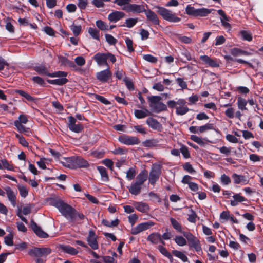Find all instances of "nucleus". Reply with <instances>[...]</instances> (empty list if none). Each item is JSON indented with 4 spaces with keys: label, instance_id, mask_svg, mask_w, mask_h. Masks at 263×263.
Returning a JSON list of instances; mask_svg holds the SVG:
<instances>
[{
    "label": "nucleus",
    "instance_id": "nucleus-30",
    "mask_svg": "<svg viewBox=\"0 0 263 263\" xmlns=\"http://www.w3.org/2000/svg\"><path fill=\"white\" fill-rule=\"evenodd\" d=\"M161 236L160 234L154 233L149 235L147 237V240L152 243L157 244L161 241Z\"/></svg>",
    "mask_w": 263,
    "mask_h": 263
},
{
    "label": "nucleus",
    "instance_id": "nucleus-47",
    "mask_svg": "<svg viewBox=\"0 0 263 263\" xmlns=\"http://www.w3.org/2000/svg\"><path fill=\"white\" fill-rule=\"evenodd\" d=\"M159 251L165 256L167 257L171 261H172L173 257L170 253L163 247L161 246H158Z\"/></svg>",
    "mask_w": 263,
    "mask_h": 263
},
{
    "label": "nucleus",
    "instance_id": "nucleus-18",
    "mask_svg": "<svg viewBox=\"0 0 263 263\" xmlns=\"http://www.w3.org/2000/svg\"><path fill=\"white\" fill-rule=\"evenodd\" d=\"M133 205L137 210L142 213H147L149 210V205L145 202L135 201Z\"/></svg>",
    "mask_w": 263,
    "mask_h": 263
},
{
    "label": "nucleus",
    "instance_id": "nucleus-40",
    "mask_svg": "<svg viewBox=\"0 0 263 263\" xmlns=\"http://www.w3.org/2000/svg\"><path fill=\"white\" fill-rule=\"evenodd\" d=\"M224 58L226 60L228 61H236L239 63H245L248 64L250 66H252V64L247 61H246L241 59H234L231 55H225L224 56Z\"/></svg>",
    "mask_w": 263,
    "mask_h": 263
},
{
    "label": "nucleus",
    "instance_id": "nucleus-19",
    "mask_svg": "<svg viewBox=\"0 0 263 263\" xmlns=\"http://www.w3.org/2000/svg\"><path fill=\"white\" fill-rule=\"evenodd\" d=\"M87 241L89 245L93 249H97L98 245L96 240V235L93 231H90L89 232L88 236L87 237Z\"/></svg>",
    "mask_w": 263,
    "mask_h": 263
},
{
    "label": "nucleus",
    "instance_id": "nucleus-46",
    "mask_svg": "<svg viewBox=\"0 0 263 263\" xmlns=\"http://www.w3.org/2000/svg\"><path fill=\"white\" fill-rule=\"evenodd\" d=\"M97 27L100 30L105 31L108 30V26L101 20H97L96 22Z\"/></svg>",
    "mask_w": 263,
    "mask_h": 263
},
{
    "label": "nucleus",
    "instance_id": "nucleus-61",
    "mask_svg": "<svg viewBox=\"0 0 263 263\" xmlns=\"http://www.w3.org/2000/svg\"><path fill=\"white\" fill-rule=\"evenodd\" d=\"M213 129V125L212 124H206L199 127V132L201 133H203L208 130Z\"/></svg>",
    "mask_w": 263,
    "mask_h": 263
},
{
    "label": "nucleus",
    "instance_id": "nucleus-43",
    "mask_svg": "<svg viewBox=\"0 0 263 263\" xmlns=\"http://www.w3.org/2000/svg\"><path fill=\"white\" fill-rule=\"evenodd\" d=\"M171 223L173 226V227L178 232H179L182 233V227L181 224L174 218H170Z\"/></svg>",
    "mask_w": 263,
    "mask_h": 263
},
{
    "label": "nucleus",
    "instance_id": "nucleus-42",
    "mask_svg": "<svg viewBox=\"0 0 263 263\" xmlns=\"http://www.w3.org/2000/svg\"><path fill=\"white\" fill-rule=\"evenodd\" d=\"M173 254L177 257L180 258L183 262H186L188 260L187 257L181 251L174 250L173 251Z\"/></svg>",
    "mask_w": 263,
    "mask_h": 263
},
{
    "label": "nucleus",
    "instance_id": "nucleus-48",
    "mask_svg": "<svg viewBox=\"0 0 263 263\" xmlns=\"http://www.w3.org/2000/svg\"><path fill=\"white\" fill-rule=\"evenodd\" d=\"M67 72L64 71H57L48 74V76L51 78L58 77L59 78H65L67 76Z\"/></svg>",
    "mask_w": 263,
    "mask_h": 263
},
{
    "label": "nucleus",
    "instance_id": "nucleus-33",
    "mask_svg": "<svg viewBox=\"0 0 263 263\" xmlns=\"http://www.w3.org/2000/svg\"><path fill=\"white\" fill-rule=\"evenodd\" d=\"M97 170L101 175L102 180L107 182L109 178L105 168L100 166L97 167Z\"/></svg>",
    "mask_w": 263,
    "mask_h": 263
},
{
    "label": "nucleus",
    "instance_id": "nucleus-17",
    "mask_svg": "<svg viewBox=\"0 0 263 263\" xmlns=\"http://www.w3.org/2000/svg\"><path fill=\"white\" fill-rule=\"evenodd\" d=\"M200 59L204 64H207L209 66L212 67H218L219 66V64L217 61L211 58L208 55H201L200 56Z\"/></svg>",
    "mask_w": 263,
    "mask_h": 263
},
{
    "label": "nucleus",
    "instance_id": "nucleus-11",
    "mask_svg": "<svg viewBox=\"0 0 263 263\" xmlns=\"http://www.w3.org/2000/svg\"><path fill=\"white\" fill-rule=\"evenodd\" d=\"M4 190L7 195V198L9 201L13 206H15L16 205V194L17 192L12 190V189L9 187L6 186L4 188Z\"/></svg>",
    "mask_w": 263,
    "mask_h": 263
},
{
    "label": "nucleus",
    "instance_id": "nucleus-37",
    "mask_svg": "<svg viewBox=\"0 0 263 263\" xmlns=\"http://www.w3.org/2000/svg\"><path fill=\"white\" fill-rule=\"evenodd\" d=\"M247 103L248 102L245 99L238 98L237 102L238 108L242 111L247 110L246 105Z\"/></svg>",
    "mask_w": 263,
    "mask_h": 263
},
{
    "label": "nucleus",
    "instance_id": "nucleus-29",
    "mask_svg": "<svg viewBox=\"0 0 263 263\" xmlns=\"http://www.w3.org/2000/svg\"><path fill=\"white\" fill-rule=\"evenodd\" d=\"M74 157V163L76 168L77 167H85L88 165L87 162L80 157Z\"/></svg>",
    "mask_w": 263,
    "mask_h": 263
},
{
    "label": "nucleus",
    "instance_id": "nucleus-36",
    "mask_svg": "<svg viewBox=\"0 0 263 263\" xmlns=\"http://www.w3.org/2000/svg\"><path fill=\"white\" fill-rule=\"evenodd\" d=\"M182 234H183V236L187 239L191 245L198 240V239L190 232H183Z\"/></svg>",
    "mask_w": 263,
    "mask_h": 263
},
{
    "label": "nucleus",
    "instance_id": "nucleus-50",
    "mask_svg": "<svg viewBox=\"0 0 263 263\" xmlns=\"http://www.w3.org/2000/svg\"><path fill=\"white\" fill-rule=\"evenodd\" d=\"M240 34L241 36V37L246 41H251L252 39V36L251 33L245 30H242L240 32Z\"/></svg>",
    "mask_w": 263,
    "mask_h": 263
},
{
    "label": "nucleus",
    "instance_id": "nucleus-24",
    "mask_svg": "<svg viewBox=\"0 0 263 263\" xmlns=\"http://www.w3.org/2000/svg\"><path fill=\"white\" fill-rule=\"evenodd\" d=\"M134 115L136 118L141 119L151 116L152 113L147 109H136L134 111Z\"/></svg>",
    "mask_w": 263,
    "mask_h": 263
},
{
    "label": "nucleus",
    "instance_id": "nucleus-28",
    "mask_svg": "<svg viewBox=\"0 0 263 263\" xmlns=\"http://www.w3.org/2000/svg\"><path fill=\"white\" fill-rule=\"evenodd\" d=\"M214 10L213 9H207L205 8H201L197 9L196 16V17H204L207 16L211 13L212 11Z\"/></svg>",
    "mask_w": 263,
    "mask_h": 263
},
{
    "label": "nucleus",
    "instance_id": "nucleus-62",
    "mask_svg": "<svg viewBox=\"0 0 263 263\" xmlns=\"http://www.w3.org/2000/svg\"><path fill=\"white\" fill-rule=\"evenodd\" d=\"M106 41L110 45H115L117 42V40L111 35L106 34L105 35Z\"/></svg>",
    "mask_w": 263,
    "mask_h": 263
},
{
    "label": "nucleus",
    "instance_id": "nucleus-25",
    "mask_svg": "<svg viewBox=\"0 0 263 263\" xmlns=\"http://www.w3.org/2000/svg\"><path fill=\"white\" fill-rule=\"evenodd\" d=\"M230 53L234 57H238L241 55H250L251 54V53L243 50L239 48H233L230 50Z\"/></svg>",
    "mask_w": 263,
    "mask_h": 263
},
{
    "label": "nucleus",
    "instance_id": "nucleus-64",
    "mask_svg": "<svg viewBox=\"0 0 263 263\" xmlns=\"http://www.w3.org/2000/svg\"><path fill=\"white\" fill-rule=\"evenodd\" d=\"M180 152L185 158H189L190 157V154L186 146L182 145L180 148Z\"/></svg>",
    "mask_w": 263,
    "mask_h": 263
},
{
    "label": "nucleus",
    "instance_id": "nucleus-44",
    "mask_svg": "<svg viewBox=\"0 0 263 263\" xmlns=\"http://www.w3.org/2000/svg\"><path fill=\"white\" fill-rule=\"evenodd\" d=\"M17 188L21 197L25 198L28 195V190L26 187L23 185H18Z\"/></svg>",
    "mask_w": 263,
    "mask_h": 263
},
{
    "label": "nucleus",
    "instance_id": "nucleus-4",
    "mask_svg": "<svg viewBox=\"0 0 263 263\" xmlns=\"http://www.w3.org/2000/svg\"><path fill=\"white\" fill-rule=\"evenodd\" d=\"M155 223L150 220L141 223L131 229V233L133 235H137L142 231L148 230Z\"/></svg>",
    "mask_w": 263,
    "mask_h": 263
},
{
    "label": "nucleus",
    "instance_id": "nucleus-2",
    "mask_svg": "<svg viewBox=\"0 0 263 263\" xmlns=\"http://www.w3.org/2000/svg\"><path fill=\"white\" fill-rule=\"evenodd\" d=\"M156 8L157 9V12L164 20L171 23H178L180 21L181 18L171 10L160 6H157Z\"/></svg>",
    "mask_w": 263,
    "mask_h": 263
},
{
    "label": "nucleus",
    "instance_id": "nucleus-1",
    "mask_svg": "<svg viewBox=\"0 0 263 263\" xmlns=\"http://www.w3.org/2000/svg\"><path fill=\"white\" fill-rule=\"evenodd\" d=\"M51 204L57 208L62 215L67 219L69 220L70 218L73 217L74 209L61 200L59 199H52L51 201Z\"/></svg>",
    "mask_w": 263,
    "mask_h": 263
},
{
    "label": "nucleus",
    "instance_id": "nucleus-31",
    "mask_svg": "<svg viewBox=\"0 0 263 263\" xmlns=\"http://www.w3.org/2000/svg\"><path fill=\"white\" fill-rule=\"evenodd\" d=\"M189 110V109L187 106L185 105V104L178 105V106L176 107V113L180 116L185 115Z\"/></svg>",
    "mask_w": 263,
    "mask_h": 263
},
{
    "label": "nucleus",
    "instance_id": "nucleus-45",
    "mask_svg": "<svg viewBox=\"0 0 263 263\" xmlns=\"http://www.w3.org/2000/svg\"><path fill=\"white\" fill-rule=\"evenodd\" d=\"M196 12L197 9H195L194 7L191 6L190 5H188L186 7L185 12L187 14L196 17Z\"/></svg>",
    "mask_w": 263,
    "mask_h": 263
},
{
    "label": "nucleus",
    "instance_id": "nucleus-34",
    "mask_svg": "<svg viewBox=\"0 0 263 263\" xmlns=\"http://www.w3.org/2000/svg\"><path fill=\"white\" fill-rule=\"evenodd\" d=\"M88 32L93 39L97 41L100 40L99 31L97 29L92 27H89L88 28Z\"/></svg>",
    "mask_w": 263,
    "mask_h": 263
},
{
    "label": "nucleus",
    "instance_id": "nucleus-35",
    "mask_svg": "<svg viewBox=\"0 0 263 263\" xmlns=\"http://www.w3.org/2000/svg\"><path fill=\"white\" fill-rule=\"evenodd\" d=\"M68 81L67 79L65 78H58L54 80H48V82L51 84H56L58 85H62L65 84Z\"/></svg>",
    "mask_w": 263,
    "mask_h": 263
},
{
    "label": "nucleus",
    "instance_id": "nucleus-58",
    "mask_svg": "<svg viewBox=\"0 0 263 263\" xmlns=\"http://www.w3.org/2000/svg\"><path fill=\"white\" fill-rule=\"evenodd\" d=\"M15 136L17 138V139L18 140L19 143L23 146L24 147H28V143L27 142L26 139L24 137H23L22 136L16 134Z\"/></svg>",
    "mask_w": 263,
    "mask_h": 263
},
{
    "label": "nucleus",
    "instance_id": "nucleus-16",
    "mask_svg": "<svg viewBox=\"0 0 263 263\" xmlns=\"http://www.w3.org/2000/svg\"><path fill=\"white\" fill-rule=\"evenodd\" d=\"M146 123L153 129L159 131L162 129L161 124L156 119L152 117H148L146 120Z\"/></svg>",
    "mask_w": 263,
    "mask_h": 263
},
{
    "label": "nucleus",
    "instance_id": "nucleus-12",
    "mask_svg": "<svg viewBox=\"0 0 263 263\" xmlns=\"http://www.w3.org/2000/svg\"><path fill=\"white\" fill-rule=\"evenodd\" d=\"M111 72L108 67L105 70L97 72L96 73V78L99 81L105 82L111 77Z\"/></svg>",
    "mask_w": 263,
    "mask_h": 263
},
{
    "label": "nucleus",
    "instance_id": "nucleus-23",
    "mask_svg": "<svg viewBox=\"0 0 263 263\" xmlns=\"http://www.w3.org/2000/svg\"><path fill=\"white\" fill-rule=\"evenodd\" d=\"M124 16V14L121 11H115L108 15V18L111 22H116Z\"/></svg>",
    "mask_w": 263,
    "mask_h": 263
},
{
    "label": "nucleus",
    "instance_id": "nucleus-13",
    "mask_svg": "<svg viewBox=\"0 0 263 263\" xmlns=\"http://www.w3.org/2000/svg\"><path fill=\"white\" fill-rule=\"evenodd\" d=\"M232 178L233 182L235 184H239L241 185H244L248 184L249 182V179L248 177L243 175H238L234 173L232 175Z\"/></svg>",
    "mask_w": 263,
    "mask_h": 263
},
{
    "label": "nucleus",
    "instance_id": "nucleus-9",
    "mask_svg": "<svg viewBox=\"0 0 263 263\" xmlns=\"http://www.w3.org/2000/svg\"><path fill=\"white\" fill-rule=\"evenodd\" d=\"M118 139L121 143L128 145L137 144L139 142V140L136 137L125 135L120 136Z\"/></svg>",
    "mask_w": 263,
    "mask_h": 263
},
{
    "label": "nucleus",
    "instance_id": "nucleus-54",
    "mask_svg": "<svg viewBox=\"0 0 263 263\" xmlns=\"http://www.w3.org/2000/svg\"><path fill=\"white\" fill-rule=\"evenodd\" d=\"M126 177L127 180H131L133 179L136 175V172L134 168H130L126 173Z\"/></svg>",
    "mask_w": 263,
    "mask_h": 263
},
{
    "label": "nucleus",
    "instance_id": "nucleus-8",
    "mask_svg": "<svg viewBox=\"0 0 263 263\" xmlns=\"http://www.w3.org/2000/svg\"><path fill=\"white\" fill-rule=\"evenodd\" d=\"M68 126L69 129L74 133H80L83 129V126L79 124H76V120L72 116L68 118Z\"/></svg>",
    "mask_w": 263,
    "mask_h": 263
},
{
    "label": "nucleus",
    "instance_id": "nucleus-15",
    "mask_svg": "<svg viewBox=\"0 0 263 263\" xmlns=\"http://www.w3.org/2000/svg\"><path fill=\"white\" fill-rule=\"evenodd\" d=\"M145 14L148 21L154 25H159L160 24L159 19L157 14L151 10H145Z\"/></svg>",
    "mask_w": 263,
    "mask_h": 263
},
{
    "label": "nucleus",
    "instance_id": "nucleus-6",
    "mask_svg": "<svg viewBox=\"0 0 263 263\" xmlns=\"http://www.w3.org/2000/svg\"><path fill=\"white\" fill-rule=\"evenodd\" d=\"M122 9L133 13H140L144 12L145 11L144 5L130 4V3L125 8H122Z\"/></svg>",
    "mask_w": 263,
    "mask_h": 263
},
{
    "label": "nucleus",
    "instance_id": "nucleus-59",
    "mask_svg": "<svg viewBox=\"0 0 263 263\" xmlns=\"http://www.w3.org/2000/svg\"><path fill=\"white\" fill-rule=\"evenodd\" d=\"M190 138L193 141H194L195 142L198 143V144H199L200 145H203L205 144L203 139L201 137H198L196 135H191Z\"/></svg>",
    "mask_w": 263,
    "mask_h": 263
},
{
    "label": "nucleus",
    "instance_id": "nucleus-51",
    "mask_svg": "<svg viewBox=\"0 0 263 263\" xmlns=\"http://www.w3.org/2000/svg\"><path fill=\"white\" fill-rule=\"evenodd\" d=\"M175 241L179 246H184L186 245V239L180 236H176Z\"/></svg>",
    "mask_w": 263,
    "mask_h": 263
},
{
    "label": "nucleus",
    "instance_id": "nucleus-56",
    "mask_svg": "<svg viewBox=\"0 0 263 263\" xmlns=\"http://www.w3.org/2000/svg\"><path fill=\"white\" fill-rule=\"evenodd\" d=\"M35 70L41 74H45L48 76V74L49 73L47 72L46 67L42 65L36 66L35 67Z\"/></svg>",
    "mask_w": 263,
    "mask_h": 263
},
{
    "label": "nucleus",
    "instance_id": "nucleus-32",
    "mask_svg": "<svg viewBox=\"0 0 263 263\" xmlns=\"http://www.w3.org/2000/svg\"><path fill=\"white\" fill-rule=\"evenodd\" d=\"M60 247L63 251L70 255H76L78 253V251L75 248L70 246L63 245Z\"/></svg>",
    "mask_w": 263,
    "mask_h": 263
},
{
    "label": "nucleus",
    "instance_id": "nucleus-55",
    "mask_svg": "<svg viewBox=\"0 0 263 263\" xmlns=\"http://www.w3.org/2000/svg\"><path fill=\"white\" fill-rule=\"evenodd\" d=\"M73 214H74L73 217L70 218V219H69L72 221H76V220H82L85 218V216L83 214L77 212L75 210H73Z\"/></svg>",
    "mask_w": 263,
    "mask_h": 263
},
{
    "label": "nucleus",
    "instance_id": "nucleus-20",
    "mask_svg": "<svg viewBox=\"0 0 263 263\" xmlns=\"http://www.w3.org/2000/svg\"><path fill=\"white\" fill-rule=\"evenodd\" d=\"M31 227L35 234L39 237L46 238L48 236V234L43 231L34 222H32Z\"/></svg>",
    "mask_w": 263,
    "mask_h": 263
},
{
    "label": "nucleus",
    "instance_id": "nucleus-14",
    "mask_svg": "<svg viewBox=\"0 0 263 263\" xmlns=\"http://www.w3.org/2000/svg\"><path fill=\"white\" fill-rule=\"evenodd\" d=\"M218 14L220 16V21L222 25L226 29L230 30L231 25L228 23L230 20V17L226 15L225 12L221 9L217 11Z\"/></svg>",
    "mask_w": 263,
    "mask_h": 263
},
{
    "label": "nucleus",
    "instance_id": "nucleus-41",
    "mask_svg": "<svg viewBox=\"0 0 263 263\" xmlns=\"http://www.w3.org/2000/svg\"><path fill=\"white\" fill-rule=\"evenodd\" d=\"M102 223L108 227H114L117 226L119 223V220L118 219H116L111 221H109L106 219H103Z\"/></svg>",
    "mask_w": 263,
    "mask_h": 263
},
{
    "label": "nucleus",
    "instance_id": "nucleus-39",
    "mask_svg": "<svg viewBox=\"0 0 263 263\" xmlns=\"http://www.w3.org/2000/svg\"><path fill=\"white\" fill-rule=\"evenodd\" d=\"M137 22V18H128L125 20L124 24L123 25V26L130 28L134 27L136 24Z\"/></svg>",
    "mask_w": 263,
    "mask_h": 263
},
{
    "label": "nucleus",
    "instance_id": "nucleus-21",
    "mask_svg": "<svg viewBox=\"0 0 263 263\" xmlns=\"http://www.w3.org/2000/svg\"><path fill=\"white\" fill-rule=\"evenodd\" d=\"M61 164L65 167L70 168H75L74 157L63 158L61 160Z\"/></svg>",
    "mask_w": 263,
    "mask_h": 263
},
{
    "label": "nucleus",
    "instance_id": "nucleus-52",
    "mask_svg": "<svg viewBox=\"0 0 263 263\" xmlns=\"http://www.w3.org/2000/svg\"><path fill=\"white\" fill-rule=\"evenodd\" d=\"M231 215L228 211H223L220 215V219L222 222L230 219Z\"/></svg>",
    "mask_w": 263,
    "mask_h": 263
},
{
    "label": "nucleus",
    "instance_id": "nucleus-57",
    "mask_svg": "<svg viewBox=\"0 0 263 263\" xmlns=\"http://www.w3.org/2000/svg\"><path fill=\"white\" fill-rule=\"evenodd\" d=\"M143 58L145 61L151 62V63H155L158 61L157 58L156 57H154L151 54L143 55Z\"/></svg>",
    "mask_w": 263,
    "mask_h": 263
},
{
    "label": "nucleus",
    "instance_id": "nucleus-38",
    "mask_svg": "<svg viewBox=\"0 0 263 263\" xmlns=\"http://www.w3.org/2000/svg\"><path fill=\"white\" fill-rule=\"evenodd\" d=\"M183 104H186V101L183 99H180L177 101L170 100L167 102V105L170 108H173L176 105H182Z\"/></svg>",
    "mask_w": 263,
    "mask_h": 263
},
{
    "label": "nucleus",
    "instance_id": "nucleus-3",
    "mask_svg": "<svg viewBox=\"0 0 263 263\" xmlns=\"http://www.w3.org/2000/svg\"><path fill=\"white\" fill-rule=\"evenodd\" d=\"M161 99L159 96H152L149 98V106L154 112L158 113L166 110V105L160 102Z\"/></svg>",
    "mask_w": 263,
    "mask_h": 263
},
{
    "label": "nucleus",
    "instance_id": "nucleus-53",
    "mask_svg": "<svg viewBox=\"0 0 263 263\" xmlns=\"http://www.w3.org/2000/svg\"><path fill=\"white\" fill-rule=\"evenodd\" d=\"M60 61L61 63L64 65L68 66L71 67H75L74 64L65 57H61L60 59Z\"/></svg>",
    "mask_w": 263,
    "mask_h": 263
},
{
    "label": "nucleus",
    "instance_id": "nucleus-10",
    "mask_svg": "<svg viewBox=\"0 0 263 263\" xmlns=\"http://www.w3.org/2000/svg\"><path fill=\"white\" fill-rule=\"evenodd\" d=\"M98 66H108L107 53L98 52L93 57Z\"/></svg>",
    "mask_w": 263,
    "mask_h": 263
},
{
    "label": "nucleus",
    "instance_id": "nucleus-60",
    "mask_svg": "<svg viewBox=\"0 0 263 263\" xmlns=\"http://www.w3.org/2000/svg\"><path fill=\"white\" fill-rule=\"evenodd\" d=\"M130 2L131 0H115L114 3L122 8H125Z\"/></svg>",
    "mask_w": 263,
    "mask_h": 263
},
{
    "label": "nucleus",
    "instance_id": "nucleus-27",
    "mask_svg": "<svg viewBox=\"0 0 263 263\" xmlns=\"http://www.w3.org/2000/svg\"><path fill=\"white\" fill-rule=\"evenodd\" d=\"M91 263H115V259L110 256H101L100 260H92Z\"/></svg>",
    "mask_w": 263,
    "mask_h": 263
},
{
    "label": "nucleus",
    "instance_id": "nucleus-49",
    "mask_svg": "<svg viewBox=\"0 0 263 263\" xmlns=\"http://www.w3.org/2000/svg\"><path fill=\"white\" fill-rule=\"evenodd\" d=\"M70 28L75 36H78L81 32L82 27L81 25H76L73 24L70 26Z\"/></svg>",
    "mask_w": 263,
    "mask_h": 263
},
{
    "label": "nucleus",
    "instance_id": "nucleus-63",
    "mask_svg": "<svg viewBox=\"0 0 263 263\" xmlns=\"http://www.w3.org/2000/svg\"><path fill=\"white\" fill-rule=\"evenodd\" d=\"M5 242L8 246H11L13 245V235L12 233H10L5 237Z\"/></svg>",
    "mask_w": 263,
    "mask_h": 263
},
{
    "label": "nucleus",
    "instance_id": "nucleus-26",
    "mask_svg": "<svg viewBox=\"0 0 263 263\" xmlns=\"http://www.w3.org/2000/svg\"><path fill=\"white\" fill-rule=\"evenodd\" d=\"M147 178V173L146 171H142L137 176L135 182L142 185Z\"/></svg>",
    "mask_w": 263,
    "mask_h": 263
},
{
    "label": "nucleus",
    "instance_id": "nucleus-22",
    "mask_svg": "<svg viewBox=\"0 0 263 263\" xmlns=\"http://www.w3.org/2000/svg\"><path fill=\"white\" fill-rule=\"evenodd\" d=\"M142 186L141 184L134 181L128 187V190L132 195H137L140 193Z\"/></svg>",
    "mask_w": 263,
    "mask_h": 263
},
{
    "label": "nucleus",
    "instance_id": "nucleus-5",
    "mask_svg": "<svg viewBox=\"0 0 263 263\" xmlns=\"http://www.w3.org/2000/svg\"><path fill=\"white\" fill-rule=\"evenodd\" d=\"M51 253V250L48 248H35L29 250L28 253L31 256L37 257H45Z\"/></svg>",
    "mask_w": 263,
    "mask_h": 263
},
{
    "label": "nucleus",
    "instance_id": "nucleus-7",
    "mask_svg": "<svg viewBox=\"0 0 263 263\" xmlns=\"http://www.w3.org/2000/svg\"><path fill=\"white\" fill-rule=\"evenodd\" d=\"M161 174V167L159 165H154L149 174V181L154 184L158 179Z\"/></svg>",
    "mask_w": 263,
    "mask_h": 263
}]
</instances>
